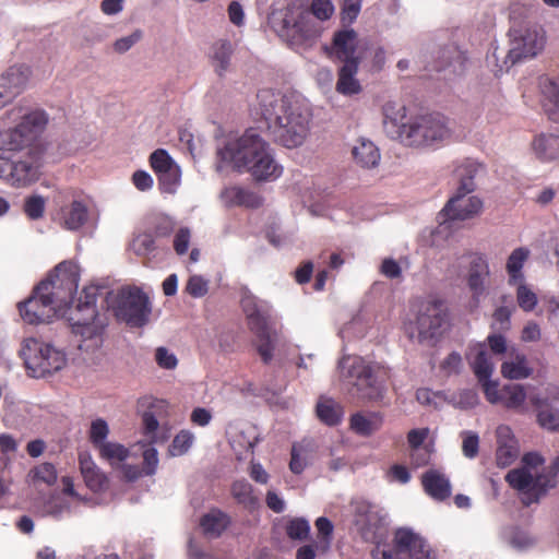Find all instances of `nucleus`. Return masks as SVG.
<instances>
[{"label":"nucleus","instance_id":"nucleus-26","mask_svg":"<svg viewBox=\"0 0 559 559\" xmlns=\"http://www.w3.org/2000/svg\"><path fill=\"white\" fill-rule=\"evenodd\" d=\"M31 71L25 66H12L0 76V88L12 99L26 86Z\"/></svg>","mask_w":559,"mask_h":559},{"label":"nucleus","instance_id":"nucleus-6","mask_svg":"<svg viewBox=\"0 0 559 559\" xmlns=\"http://www.w3.org/2000/svg\"><path fill=\"white\" fill-rule=\"evenodd\" d=\"M559 475V456H557L550 466L540 474L533 477L526 467L514 468L506 475V481L510 487L522 492V502L530 506L539 500L546 492L557 486V476Z\"/></svg>","mask_w":559,"mask_h":559},{"label":"nucleus","instance_id":"nucleus-31","mask_svg":"<svg viewBox=\"0 0 559 559\" xmlns=\"http://www.w3.org/2000/svg\"><path fill=\"white\" fill-rule=\"evenodd\" d=\"M533 151L542 162L559 158V135L542 133L532 143Z\"/></svg>","mask_w":559,"mask_h":559},{"label":"nucleus","instance_id":"nucleus-25","mask_svg":"<svg viewBox=\"0 0 559 559\" xmlns=\"http://www.w3.org/2000/svg\"><path fill=\"white\" fill-rule=\"evenodd\" d=\"M79 466L85 485L93 492H102L108 487L106 475L96 466L88 452L79 453Z\"/></svg>","mask_w":559,"mask_h":559},{"label":"nucleus","instance_id":"nucleus-53","mask_svg":"<svg viewBox=\"0 0 559 559\" xmlns=\"http://www.w3.org/2000/svg\"><path fill=\"white\" fill-rule=\"evenodd\" d=\"M310 532V525L307 520L297 518L292 520L286 526V533L292 539H306Z\"/></svg>","mask_w":559,"mask_h":559},{"label":"nucleus","instance_id":"nucleus-3","mask_svg":"<svg viewBox=\"0 0 559 559\" xmlns=\"http://www.w3.org/2000/svg\"><path fill=\"white\" fill-rule=\"evenodd\" d=\"M334 13L331 0H312L310 11L288 4L282 10L273 11L269 22L274 32L292 47L311 46L320 37V28L312 15L320 21L329 20Z\"/></svg>","mask_w":559,"mask_h":559},{"label":"nucleus","instance_id":"nucleus-36","mask_svg":"<svg viewBox=\"0 0 559 559\" xmlns=\"http://www.w3.org/2000/svg\"><path fill=\"white\" fill-rule=\"evenodd\" d=\"M530 250L526 247H519L514 249L508 257L506 270L509 276L508 283L515 286L519 282L524 281L522 269L530 258Z\"/></svg>","mask_w":559,"mask_h":559},{"label":"nucleus","instance_id":"nucleus-37","mask_svg":"<svg viewBox=\"0 0 559 559\" xmlns=\"http://www.w3.org/2000/svg\"><path fill=\"white\" fill-rule=\"evenodd\" d=\"M230 524V518L218 509H212L200 520L203 533L210 537H219Z\"/></svg>","mask_w":559,"mask_h":559},{"label":"nucleus","instance_id":"nucleus-44","mask_svg":"<svg viewBox=\"0 0 559 559\" xmlns=\"http://www.w3.org/2000/svg\"><path fill=\"white\" fill-rule=\"evenodd\" d=\"M382 111L384 123L386 124L390 122L393 127L397 128L399 132L402 123H405L404 119L406 118V107L400 103L390 100L383 105Z\"/></svg>","mask_w":559,"mask_h":559},{"label":"nucleus","instance_id":"nucleus-59","mask_svg":"<svg viewBox=\"0 0 559 559\" xmlns=\"http://www.w3.org/2000/svg\"><path fill=\"white\" fill-rule=\"evenodd\" d=\"M187 293L192 297H202L207 293V284L201 276H191L186 286Z\"/></svg>","mask_w":559,"mask_h":559},{"label":"nucleus","instance_id":"nucleus-7","mask_svg":"<svg viewBox=\"0 0 559 559\" xmlns=\"http://www.w3.org/2000/svg\"><path fill=\"white\" fill-rule=\"evenodd\" d=\"M109 306L117 320L131 328L146 325L152 313L148 296L136 286L120 288L109 301Z\"/></svg>","mask_w":559,"mask_h":559},{"label":"nucleus","instance_id":"nucleus-16","mask_svg":"<svg viewBox=\"0 0 559 559\" xmlns=\"http://www.w3.org/2000/svg\"><path fill=\"white\" fill-rule=\"evenodd\" d=\"M22 320L27 324H41L50 322L58 313L64 316L67 312L58 308L44 292H37V285L33 288L28 298L17 304Z\"/></svg>","mask_w":559,"mask_h":559},{"label":"nucleus","instance_id":"nucleus-30","mask_svg":"<svg viewBox=\"0 0 559 559\" xmlns=\"http://www.w3.org/2000/svg\"><path fill=\"white\" fill-rule=\"evenodd\" d=\"M60 213L62 226L68 230L80 229L88 218L87 205L78 200H74L69 205L63 206Z\"/></svg>","mask_w":559,"mask_h":559},{"label":"nucleus","instance_id":"nucleus-1","mask_svg":"<svg viewBox=\"0 0 559 559\" xmlns=\"http://www.w3.org/2000/svg\"><path fill=\"white\" fill-rule=\"evenodd\" d=\"M257 112L263 118L272 140L287 148L302 145L310 130V119L292 97L271 88L257 94Z\"/></svg>","mask_w":559,"mask_h":559},{"label":"nucleus","instance_id":"nucleus-12","mask_svg":"<svg viewBox=\"0 0 559 559\" xmlns=\"http://www.w3.org/2000/svg\"><path fill=\"white\" fill-rule=\"evenodd\" d=\"M372 559H436L429 544L409 528H399L394 533L391 548L376 547Z\"/></svg>","mask_w":559,"mask_h":559},{"label":"nucleus","instance_id":"nucleus-14","mask_svg":"<svg viewBox=\"0 0 559 559\" xmlns=\"http://www.w3.org/2000/svg\"><path fill=\"white\" fill-rule=\"evenodd\" d=\"M354 525L366 543L374 544L378 548L388 538L389 530L384 516L377 506L366 500L354 502Z\"/></svg>","mask_w":559,"mask_h":559},{"label":"nucleus","instance_id":"nucleus-10","mask_svg":"<svg viewBox=\"0 0 559 559\" xmlns=\"http://www.w3.org/2000/svg\"><path fill=\"white\" fill-rule=\"evenodd\" d=\"M450 135V130L441 118L424 115L411 118L402 123L399 138L408 146H430L442 142Z\"/></svg>","mask_w":559,"mask_h":559},{"label":"nucleus","instance_id":"nucleus-56","mask_svg":"<svg viewBox=\"0 0 559 559\" xmlns=\"http://www.w3.org/2000/svg\"><path fill=\"white\" fill-rule=\"evenodd\" d=\"M361 10V0H343L341 19L343 23H353Z\"/></svg>","mask_w":559,"mask_h":559},{"label":"nucleus","instance_id":"nucleus-50","mask_svg":"<svg viewBox=\"0 0 559 559\" xmlns=\"http://www.w3.org/2000/svg\"><path fill=\"white\" fill-rule=\"evenodd\" d=\"M194 436L189 430H181L177 433L169 445L168 452L171 456L185 454L191 447Z\"/></svg>","mask_w":559,"mask_h":559},{"label":"nucleus","instance_id":"nucleus-13","mask_svg":"<svg viewBox=\"0 0 559 559\" xmlns=\"http://www.w3.org/2000/svg\"><path fill=\"white\" fill-rule=\"evenodd\" d=\"M105 287L97 285L85 286L74 307L68 306V321L73 333L80 334L84 338H91L95 334L96 326L94 321L97 317L96 301L104 294Z\"/></svg>","mask_w":559,"mask_h":559},{"label":"nucleus","instance_id":"nucleus-11","mask_svg":"<svg viewBox=\"0 0 559 559\" xmlns=\"http://www.w3.org/2000/svg\"><path fill=\"white\" fill-rule=\"evenodd\" d=\"M48 123V115L41 109L32 110L22 116L14 127L0 133V141L7 151L38 148L34 142L44 132Z\"/></svg>","mask_w":559,"mask_h":559},{"label":"nucleus","instance_id":"nucleus-8","mask_svg":"<svg viewBox=\"0 0 559 559\" xmlns=\"http://www.w3.org/2000/svg\"><path fill=\"white\" fill-rule=\"evenodd\" d=\"M80 281L79 266L72 261L60 262L48 277L37 284V292H44L58 308L64 311L73 302Z\"/></svg>","mask_w":559,"mask_h":559},{"label":"nucleus","instance_id":"nucleus-24","mask_svg":"<svg viewBox=\"0 0 559 559\" xmlns=\"http://www.w3.org/2000/svg\"><path fill=\"white\" fill-rule=\"evenodd\" d=\"M421 485L425 492L436 501H444L452 493L449 477L436 468H430L421 475Z\"/></svg>","mask_w":559,"mask_h":559},{"label":"nucleus","instance_id":"nucleus-28","mask_svg":"<svg viewBox=\"0 0 559 559\" xmlns=\"http://www.w3.org/2000/svg\"><path fill=\"white\" fill-rule=\"evenodd\" d=\"M384 421L383 414L370 412L368 414L355 413L349 418V428L358 436L370 437L380 430Z\"/></svg>","mask_w":559,"mask_h":559},{"label":"nucleus","instance_id":"nucleus-20","mask_svg":"<svg viewBox=\"0 0 559 559\" xmlns=\"http://www.w3.org/2000/svg\"><path fill=\"white\" fill-rule=\"evenodd\" d=\"M357 48L358 34L353 28H344L334 33L332 44L329 48V55L343 64H347L348 62L360 63Z\"/></svg>","mask_w":559,"mask_h":559},{"label":"nucleus","instance_id":"nucleus-4","mask_svg":"<svg viewBox=\"0 0 559 559\" xmlns=\"http://www.w3.org/2000/svg\"><path fill=\"white\" fill-rule=\"evenodd\" d=\"M416 337L419 344L436 346L450 329V311L444 300L429 296L414 306Z\"/></svg>","mask_w":559,"mask_h":559},{"label":"nucleus","instance_id":"nucleus-42","mask_svg":"<svg viewBox=\"0 0 559 559\" xmlns=\"http://www.w3.org/2000/svg\"><path fill=\"white\" fill-rule=\"evenodd\" d=\"M230 491L237 502L245 508L253 509L259 503L258 498L253 493L252 485L246 479L234 481Z\"/></svg>","mask_w":559,"mask_h":559},{"label":"nucleus","instance_id":"nucleus-63","mask_svg":"<svg viewBox=\"0 0 559 559\" xmlns=\"http://www.w3.org/2000/svg\"><path fill=\"white\" fill-rule=\"evenodd\" d=\"M158 464L157 451L154 448L143 452V471L146 475H153Z\"/></svg>","mask_w":559,"mask_h":559},{"label":"nucleus","instance_id":"nucleus-19","mask_svg":"<svg viewBox=\"0 0 559 559\" xmlns=\"http://www.w3.org/2000/svg\"><path fill=\"white\" fill-rule=\"evenodd\" d=\"M169 404L167 401L153 396H142L138 400V412L141 414L143 432L152 442H156V431L159 419L168 416Z\"/></svg>","mask_w":559,"mask_h":559},{"label":"nucleus","instance_id":"nucleus-48","mask_svg":"<svg viewBox=\"0 0 559 559\" xmlns=\"http://www.w3.org/2000/svg\"><path fill=\"white\" fill-rule=\"evenodd\" d=\"M180 168L178 165L157 174L160 190L166 193H174L180 182Z\"/></svg>","mask_w":559,"mask_h":559},{"label":"nucleus","instance_id":"nucleus-45","mask_svg":"<svg viewBox=\"0 0 559 559\" xmlns=\"http://www.w3.org/2000/svg\"><path fill=\"white\" fill-rule=\"evenodd\" d=\"M516 302L525 312L533 311L538 302L537 295L524 281L516 284Z\"/></svg>","mask_w":559,"mask_h":559},{"label":"nucleus","instance_id":"nucleus-61","mask_svg":"<svg viewBox=\"0 0 559 559\" xmlns=\"http://www.w3.org/2000/svg\"><path fill=\"white\" fill-rule=\"evenodd\" d=\"M190 242V230L188 228H180L174 239V249L182 255L188 251Z\"/></svg>","mask_w":559,"mask_h":559},{"label":"nucleus","instance_id":"nucleus-51","mask_svg":"<svg viewBox=\"0 0 559 559\" xmlns=\"http://www.w3.org/2000/svg\"><path fill=\"white\" fill-rule=\"evenodd\" d=\"M109 435V427L107 423L102 419H95L91 424L90 432H88V439L94 449L96 450L100 444H104L107 442V437Z\"/></svg>","mask_w":559,"mask_h":559},{"label":"nucleus","instance_id":"nucleus-33","mask_svg":"<svg viewBox=\"0 0 559 559\" xmlns=\"http://www.w3.org/2000/svg\"><path fill=\"white\" fill-rule=\"evenodd\" d=\"M491 352H477V355L471 361L472 370L485 393L486 384H496L498 381L490 380L495 365L490 356ZM502 354L503 352H498Z\"/></svg>","mask_w":559,"mask_h":559},{"label":"nucleus","instance_id":"nucleus-18","mask_svg":"<svg viewBox=\"0 0 559 559\" xmlns=\"http://www.w3.org/2000/svg\"><path fill=\"white\" fill-rule=\"evenodd\" d=\"M66 352H20L27 373L43 378L56 372L66 365Z\"/></svg>","mask_w":559,"mask_h":559},{"label":"nucleus","instance_id":"nucleus-57","mask_svg":"<svg viewBox=\"0 0 559 559\" xmlns=\"http://www.w3.org/2000/svg\"><path fill=\"white\" fill-rule=\"evenodd\" d=\"M518 456V449L511 444H499L496 453L497 463L499 466H509Z\"/></svg>","mask_w":559,"mask_h":559},{"label":"nucleus","instance_id":"nucleus-41","mask_svg":"<svg viewBox=\"0 0 559 559\" xmlns=\"http://www.w3.org/2000/svg\"><path fill=\"white\" fill-rule=\"evenodd\" d=\"M233 53L231 44L226 39H219L212 46L211 57L216 72L219 75L228 69L230 56Z\"/></svg>","mask_w":559,"mask_h":559},{"label":"nucleus","instance_id":"nucleus-55","mask_svg":"<svg viewBox=\"0 0 559 559\" xmlns=\"http://www.w3.org/2000/svg\"><path fill=\"white\" fill-rule=\"evenodd\" d=\"M462 357L456 352H451L440 364V371L444 377L457 374L462 368Z\"/></svg>","mask_w":559,"mask_h":559},{"label":"nucleus","instance_id":"nucleus-23","mask_svg":"<svg viewBox=\"0 0 559 559\" xmlns=\"http://www.w3.org/2000/svg\"><path fill=\"white\" fill-rule=\"evenodd\" d=\"M489 276L490 270L486 257L478 253L473 254L467 270L466 282L474 299H478L485 294Z\"/></svg>","mask_w":559,"mask_h":559},{"label":"nucleus","instance_id":"nucleus-62","mask_svg":"<svg viewBox=\"0 0 559 559\" xmlns=\"http://www.w3.org/2000/svg\"><path fill=\"white\" fill-rule=\"evenodd\" d=\"M132 183L140 191H147L153 187V178L145 170H136L132 175Z\"/></svg>","mask_w":559,"mask_h":559},{"label":"nucleus","instance_id":"nucleus-52","mask_svg":"<svg viewBox=\"0 0 559 559\" xmlns=\"http://www.w3.org/2000/svg\"><path fill=\"white\" fill-rule=\"evenodd\" d=\"M316 527L318 531L319 546L323 551L328 550L332 540L333 524L324 516H320L316 521Z\"/></svg>","mask_w":559,"mask_h":559},{"label":"nucleus","instance_id":"nucleus-54","mask_svg":"<svg viewBox=\"0 0 559 559\" xmlns=\"http://www.w3.org/2000/svg\"><path fill=\"white\" fill-rule=\"evenodd\" d=\"M24 212L31 219L43 217L45 212V200L40 195H32L25 200Z\"/></svg>","mask_w":559,"mask_h":559},{"label":"nucleus","instance_id":"nucleus-39","mask_svg":"<svg viewBox=\"0 0 559 559\" xmlns=\"http://www.w3.org/2000/svg\"><path fill=\"white\" fill-rule=\"evenodd\" d=\"M533 372L528 360L524 355H515L501 365V373L511 380L525 379Z\"/></svg>","mask_w":559,"mask_h":559},{"label":"nucleus","instance_id":"nucleus-47","mask_svg":"<svg viewBox=\"0 0 559 559\" xmlns=\"http://www.w3.org/2000/svg\"><path fill=\"white\" fill-rule=\"evenodd\" d=\"M308 449L302 443H294L290 451L289 469L294 474H301L307 467Z\"/></svg>","mask_w":559,"mask_h":559},{"label":"nucleus","instance_id":"nucleus-58","mask_svg":"<svg viewBox=\"0 0 559 559\" xmlns=\"http://www.w3.org/2000/svg\"><path fill=\"white\" fill-rule=\"evenodd\" d=\"M479 438L476 433L466 432L463 438L462 451L468 459H474L478 454Z\"/></svg>","mask_w":559,"mask_h":559},{"label":"nucleus","instance_id":"nucleus-29","mask_svg":"<svg viewBox=\"0 0 559 559\" xmlns=\"http://www.w3.org/2000/svg\"><path fill=\"white\" fill-rule=\"evenodd\" d=\"M358 62L343 64L337 73L336 91L346 96L356 95L361 92V85L355 78L358 72Z\"/></svg>","mask_w":559,"mask_h":559},{"label":"nucleus","instance_id":"nucleus-2","mask_svg":"<svg viewBox=\"0 0 559 559\" xmlns=\"http://www.w3.org/2000/svg\"><path fill=\"white\" fill-rule=\"evenodd\" d=\"M218 166L229 165L239 173H248L257 182L275 181L283 175L269 143L253 129L233 140H228L217 150Z\"/></svg>","mask_w":559,"mask_h":559},{"label":"nucleus","instance_id":"nucleus-43","mask_svg":"<svg viewBox=\"0 0 559 559\" xmlns=\"http://www.w3.org/2000/svg\"><path fill=\"white\" fill-rule=\"evenodd\" d=\"M531 402L539 408L537 413V423L540 427L550 431H559V411L548 406L542 407V401L538 397H532Z\"/></svg>","mask_w":559,"mask_h":559},{"label":"nucleus","instance_id":"nucleus-22","mask_svg":"<svg viewBox=\"0 0 559 559\" xmlns=\"http://www.w3.org/2000/svg\"><path fill=\"white\" fill-rule=\"evenodd\" d=\"M485 397L490 404H501L507 408H520L525 399L526 393L521 384H506L501 389L499 383L486 384Z\"/></svg>","mask_w":559,"mask_h":559},{"label":"nucleus","instance_id":"nucleus-15","mask_svg":"<svg viewBox=\"0 0 559 559\" xmlns=\"http://www.w3.org/2000/svg\"><path fill=\"white\" fill-rule=\"evenodd\" d=\"M248 328L259 337L260 341L270 343L275 332L276 317L272 306L251 293L242 295L240 300Z\"/></svg>","mask_w":559,"mask_h":559},{"label":"nucleus","instance_id":"nucleus-64","mask_svg":"<svg viewBox=\"0 0 559 559\" xmlns=\"http://www.w3.org/2000/svg\"><path fill=\"white\" fill-rule=\"evenodd\" d=\"M134 246L136 248V252L140 254L150 253L155 249V240L152 235L143 234L139 235L134 239Z\"/></svg>","mask_w":559,"mask_h":559},{"label":"nucleus","instance_id":"nucleus-46","mask_svg":"<svg viewBox=\"0 0 559 559\" xmlns=\"http://www.w3.org/2000/svg\"><path fill=\"white\" fill-rule=\"evenodd\" d=\"M29 476L34 484L44 483L51 486L57 480V471L51 463H41L31 471Z\"/></svg>","mask_w":559,"mask_h":559},{"label":"nucleus","instance_id":"nucleus-32","mask_svg":"<svg viewBox=\"0 0 559 559\" xmlns=\"http://www.w3.org/2000/svg\"><path fill=\"white\" fill-rule=\"evenodd\" d=\"M357 165L362 168H373L380 162V151L373 142L367 139H359L352 151Z\"/></svg>","mask_w":559,"mask_h":559},{"label":"nucleus","instance_id":"nucleus-21","mask_svg":"<svg viewBox=\"0 0 559 559\" xmlns=\"http://www.w3.org/2000/svg\"><path fill=\"white\" fill-rule=\"evenodd\" d=\"M39 148H31L22 159H12V176L10 183L15 186H27L38 179L40 167Z\"/></svg>","mask_w":559,"mask_h":559},{"label":"nucleus","instance_id":"nucleus-9","mask_svg":"<svg viewBox=\"0 0 559 559\" xmlns=\"http://www.w3.org/2000/svg\"><path fill=\"white\" fill-rule=\"evenodd\" d=\"M527 10L520 4H513L510 9L512 26L510 34L513 36L512 47L507 55L506 63L515 64L524 59L535 57L544 47L545 38L537 29L522 28L518 16H526Z\"/></svg>","mask_w":559,"mask_h":559},{"label":"nucleus","instance_id":"nucleus-34","mask_svg":"<svg viewBox=\"0 0 559 559\" xmlns=\"http://www.w3.org/2000/svg\"><path fill=\"white\" fill-rule=\"evenodd\" d=\"M319 420L330 427L337 426L343 418V407L333 399L320 396L316 406Z\"/></svg>","mask_w":559,"mask_h":559},{"label":"nucleus","instance_id":"nucleus-60","mask_svg":"<svg viewBox=\"0 0 559 559\" xmlns=\"http://www.w3.org/2000/svg\"><path fill=\"white\" fill-rule=\"evenodd\" d=\"M514 308L501 306L497 308L492 314L493 323L499 325L500 330H508L510 328V319Z\"/></svg>","mask_w":559,"mask_h":559},{"label":"nucleus","instance_id":"nucleus-5","mask_svg":"<svg viewBox=\"0 0 559 559\" xmlns=\"http://www.w3.org/2000/svg\"><path fill=\"white\" fill-rule=\"evenodd\" d=\"M338 368L343 377L352 380L359 397L368 401L382 400L389 378L385 369L366 364L357 355L343 356Z\"/></svg>","mask_w":559,"mask_h":559},{"label":"nucleus","instance_id":"nucleus-17","mask_svg":"<svg viewBox=\"0 0 559 559\" xmlns=\"http://www.w3.org/2000/svg\"><path fill=\"white\" fill-rule=\"evenodd\" d=\"M469 193L457 189L456 194L447 202L438 214L440 227L448 228L451 222L465 221L480 212L483 207L481 200L475 195H468Z\"/></svg>","mask_w":559,"mask_h":559},{"label":"nucleus","instance_id":"nucleus-35","mask_svg":"<svg viewBox=\"0 0 559 559\" xmlns=\"http://www.w3.org/2000/svg\"><path fill=\"white\" fill-rule=\"evenodd\" d=\"M543 108L548 118L559 122V79L546 80L542 86Z\"/></svg>","mask_w":559,"mask_h":559},{"label":"nucleus","instance_id":"nucleus-27","mask_svg":"<svg viewBox=\"0 0 559 559\" xmlns=\"http://www.w3.org/2000/svg\"><path fill=\"white\" fill-rule=\"evenodd\" d=\"M221 197L228 206H245L257 209L263 204V198L261 195L240 186H231L225 188L222 191Z\"/></svg>","mask_w":559,"mask_h":559},{"label":"nucleus","instance_id":"nucleus-49","mask_svg":"<svg viewBox=\"0 0 559 559\" xmlns=\"http://www.w3.org/2000/svg\"><path fill=\"white\" fill-rule=\"evenodd\" d=\"M176 165L169 153L164 148H157L150 155V166L156 175Z\"/></svg>","mask_w":559,"mask_h":559},{"label":"nucleus","instance_id":"nucleus-40","mask_svg":"<svg viewBox=\"0 0 559 559\" xmlns=\"http://www.w3.org/2000/svg\"><path fill=\"white\" fill-rule=\"evenodd\" d=\"M96 450L98 451L99 457L107 462L111 467H119L120 464L130 455V450L128 448L121 443L112 441H107L104 444H100Z\"/></svg>","mask_w":559,"mask_h":559},{"label":"nucleus","instance_id":"nucleus-38","mask_svg":"<svg viewBox=\"0 0 559 559\" xmlns=\"http://www.w3.org/2000/svg\"><path fill=\"white\" fill-rule=\"evenodd\" d=\"M483 170V165L472 158H465L454 169V175L459 179L460 191L473 192L475 189L474 178Z\"/></svg>","mask_w":559,"mask_h":559}]
</instances>
